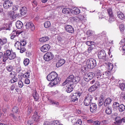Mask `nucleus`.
I'll list each match as a JSON object with an SVG mask.
<instances>
[{
  "label": "nucleus",
  "instance_id": "obj_1",
  "mask_svg": "<svg viewBox=\"0 0 125 125\" xmlns=\"http://www.w3.org/2000/svg\"><path fill=\"white\" fill-rule=\"evenodd\" d=\"M39 121V117L38 115V113L35 111L31 119L28 121L27 122L28 125H33L34 123L37 122Z\"/></svg>",
  "mask_w": 125,
  "mask_h": 125
},
{
  "label": "nucleus",
  "instance_id": "obj_2",
  "mask_svg": "<svg viewBox=\"0 0 125 125\" xmlns=\"http://www.w3.org/2000/svg\"><path fill=\"white\" fill-rule=\"evenodd\" d=\"M58 75L55 72H53L48 74L47 78L49 81H55V83L57 82H59L60 81L59 79L57 78Z\"/></svg>",
  "mask_w": 125,
  "mask_h": 125
},
{
  "label": "nucleus",
  "instance_id": "obj_3",
  "mask_svg": "<svg viewBox=\"0 0 125 125\" xmlns=\"http://www.w3.org/2000/svg\"><path fill=\"white\" fill-rule=\"evenodd\" d=\"M86 64L88 68L92 69L96 65V62L95 60L90 59L87 60Z\"/></svg>",
  "mask_w": 125,
  "mask_h": 125
},
{
  "label": "nucleus",
  "instance_id": "obj_4",
  "mask_svg": "<svg viewBox=\"0 0 125 125\" xmlns=\"http://www.w3.org/2000/svg\"><path fill=\"white\" fill-rule=\"evenodd\" d=\"M98 56L99 59H102L106 61L108 60V57L104 50H101L98 52Z\"/></svg>",
  "mask_w": 125,
  "mask_h": 125
},
{
  "label": "nucleus",
  "instance_id": "obj_5",
  "mask_svg": "<svg viewBox=\"0 0 125 125\" xmlns=\"http://www.w3.org/2000/svg\"><path fill=\"white\" fill-rule=\"evenodd\" d=\"M92 96L90 94H87L84 97V104L86 106L89 105L90 104L93 99Z\"/></svg>",
  "mask_w": 125,
  "mask_h": 125
},
{
  "label": "nucleus",
  "instance_id": "obj_6",
  "mask_svg": "<svg viewBox=\"0 0 125 125\" xmlns=\"http://www.w3.org/2000/svg\"><path fill=\"white\" fill-rule=\"evenodd\" d=\"M21 33V35L23 38H26L27 37V33L25 32H12L11 34V39H13L15 37L18 36Z\"/></svg>",
  "mask_w": 125,
  "mask_h": 125
},
{
  "label": "nucleus",
  "instance_id": "obj_7",
  "mask_svg": "<svg viewBox=\"0 0 125 125\" xmlns=\"http://www.w3.org/2000/svg\"><path fill=\"white\" fill-rule=\"evenodd\" d=\"M5 54L8 56V59L10 60L14 59L16 58V53L11 51L10 50H7L6 51Z\"/></svg>",
  "mask_w": 125,
  "mask_h": 125
},
{
  "label": "nucleus",
  "instance_id": "obj_8",
  "mask_svg": "<svg viewBox=\"0 0 125 125\" xmlns=\"http://www.w3.org/2000/svg\"><path fill=\"white\" fill-rule=\"evenodd\" d=\"M81 93L79 92L73 93L71 97V101L74 102H77L78 98H79L81 94Z\"/></svg>",
  "mask_w": 125,
  "mask_h": 125
},
{
  "label": "nucleus",
  "instance_id": "obj_9",
  "mask_svg": "<svg viewBox=\"0 0 125 125\" xmlns=\"http://www.w3.org/2000/svg\"><path fill=\"white\" fill-rule=\"evenodd\" d=\"M54 57V55L52 52H48L43 56V58L45 61H49L52 60Z\"/></svg>",
  "mask_w": 125,
  "mask_h": 125
},
{
  "label": "nucleus",
  "instance_id": "obj_10",
  "mask_svg": "<svg viewBox=\"0 0 125 125\" xmlns=\"http://www.w3.org/2000/svg\"><path fill=\"white\" fill-rule=\"evenodd\" d=\"M25 26L26 29H28V30L33 31L35 29L34 25L31 22L27 23L25 25Z\"/></svg>",
  "mask_w": 125,
  "mask_h": 125
},
{
  "label": "nucleus",
  "instance_id": "obj_11",
  "mask_svg": "<svg viewBox=\"0 0 125 125\" xmlns=\"http://www.w3.org/2000/svg\"><path fill=\"white\" fill-rule=\"evenodd\" d=\"M51 46L49 44L43 45L41 48V51L43 52H48L50 49Z\"/></svg>",
  "mask_w": 125,
  "mask_h": 125
},
{
  "label": "nucleus",
  "instance_id": "obj_12",
  "mask_svg": "<svg viewBox=\"0 0 125 125\" xmlns=\"http://www.w3.org/2000/svg\"><path fill=\"white\" fill-rule=\"evenodd\" d=\"M107 11L108 14L110 17L109 21H113L114 20V19L113 18L114 15L112 9L111 8H108L107 9Z\"/></svg>",
  "mask_w": 125,
  "mask_h": 125
},
{
  "label": "nucleus",
  "instance_id": "obj_13",
  "mask_svg": "<svg viewBox=\"0 0 125 125\" xmlns=\"http://www.w3.org/2000/svg\"><path fill=\"white\" fill-rule=\"evenodd\" d=\"M69 82V85H74V76L71 75L68 76L66 79Z\"/></svg>",
  "mask_w": 125,
  "mask_h": 125
},
{
  "label": "nucleus",
  "instance_id": "obj_14",
  "mask_svg": "<svg viewBox=\"0 0 125 125\" xmlns=\"http://www.w3.org/2000/svg\"><path fill=\"white\" fill-rule=\"evenodd\" d=\"M97 108V105L94 103H92L90 105V111L94 113L95 112Z\"/></svg>",
  "mask_w": 125,
  "mask_h": 125
},
{
  "label": "nucleus",
  "instance_id": "obj_15",
  "mask_svg": "<svg viewBox=\"0 0 125 125\" xmlns=\"http://www.w3.org/2000/svg\"><path fill=\"white\" fill-rule=\"evenodd\" d=\"M94 74L93 72H90L85 74V79H91L94 76Z\"/></svg>",
  "mask_w": 125,
  "mask_h": 125
},
{
  "label": "nucleus",
  "instance_id": "obj_16",
  "mask_svg": "<svg viewBox=\"0 0 125 125\" xmlns=\"http://www.w3.org/2000/svg\"><path fill=\"white\" fill-rule=\"evenodd\" d=\"M3 5L4 8L7 9L12 6L13 4L11 1L6 2H4Z\"/></svg>",
  "mask_w": 125,
  "mask_h": 125
},
{
  "label": "nucleus",
  "instance_id": "obj_17",
  "mask_svg": "<svg viewBox=\"0 0 125 125\" xmlns=\"http://www.w3.org/2000/svg\"><path fill=\"white\" fill-rule=\"evenodd\" d=\"M65 62V60L63 59H60L57 63L56 64V67H60Z\"/></svg>",
  "mask_w": 125,
  "mask_h": 125
},
{
  "label": "nucleus",
  "instance_id": "obj_18",
  "mask_svg": "<svg viewBox=\"0 0 125 125\" xmlns=\"http://www.w3.org/2000/svg\"><path fill=\"white\" fill-rule=\"evenodd\" d=\"M115 122L114 123L117 125H120L122 123V118L119 116H117L115 118Z\"/></svg>",
  "mask_w": 125,
  "mask_h": 125
},
{
  "label": "nucleus",
  "instance_id": "obj_19",
  "mask_svg": "<svg viewBox=\"0 0 125 125\" xmlns=\"http://www.w3.org/2000/svg\"><path fill=\"white\" fill-rule=\"evenodd\" d=\"M32 96L35 101H37L39 98V95L37 92L35 91L32 94Z\"/></svg>",
  "mask_w": 125,
  "mask_h": 125
},
{
  "label": "nucleus",
  "instance_id": "obj_20",
  "mask_svg": "<svg viewBox=\"0 0 125 125\" xmlns=\"http://www.w3.org/2000/svg\"><path fill=\"white\" fill-rule=\"evenodd\" d=\"M112 100V99L110 98H107L104 102V106L106 107L107 106V105H109L111 103Z\"/></svg>",
  "mask_w": 125,
  "mask_h": 125
},
{
  "label": "nucleus",
  "instance_id": "obj_21",
  "mask_svg": "<svg viewBox=\"0 0 125 125\" xmlns=\"http://www.w3.org/2000/svg\"><path fill=\"white\" fill-rule=\"evenodd\" d=\"M70 20L74 22L79 23L80 22L79 17H71L70 18Z\"/></svg>",
  "mask_w": 125,
  "mask_h": 125
},
{
  "label": "nucleus",
  "instance_id": "obj_22",
  "mask_svg": "<svg viewBox=\"0 0 125 125\" xmlns=\"http://www.w3.org/2000/svg\"><path fill=\"white\" fill-rule=\"evenodd\" d=\"M27 9L25 7H22L20 10V13L21 15H25L27 13Z\"/></svg>",
  "mask_w": 125,
  "mask_h": 125
},
{
  "label": "nucleus",
  "instance_id": "obj_23",
  "mask_svg": "<svg viewBox=\"0 0 125 125\" xmlns=\"http://www.w3.org/2000/svg\"><path fill=\"white\" fill-rule=\"evenodd\" d=\"M96 74L97 75V78L99 80H100L103 78L102 74H101V71L100 70H97L96 71Z\"/></svg>",
  "mask_w": 125,
  "mask_h": 125
},
{
  "label": "nucleus",
  "instance_id": "obj_24",
  "mask_svg": "<svg viewBox=\"0 0 125 125\" xmlns=\"http://www.w3.org/2000/svg\"><path fill=\"white\" fill-rule=\"evenodd\" d=\"M16 27L18 29H21L22 27L23 24L20 21H18L16 23Z\"/></svg>",
  "mask_w": 125,
  "mask_h": 125
},
{
  "label": "nucleus",
  "instance_id": "obj_25",
  "mask_svg": "<svg viewBox=\"0 0 125 125\" xmlns=\"http://www.w3.org/2000/svg\"><path fill=\"white\" fill-rule=\"evenodd\" d=\"M70 86L69 87H67V89H66V91L67 93H70L73 90V88L74 87V85H69Z\"/></svg>",
  "mask_w": 125,
  "mask_h": 125
},
{
  "label": "nucleus",
  "instance_id": "obj_26",
  "mask_svg": "<svg viewBox=\"0 0 125 125\" xmlns=\"http://www.w3.org/2000/svg\"><path fill=\"white\" fill-rule=\"evenodd\" d=\"M71 12L73 14L76 15L79 13L80 10L78 8H76L74 10H72L71 9Z\"/></svg>",
  "mask_w": 125,
  "mask_h": 125
},
{
  "label": "nucleus",
  "instance_id": "obj_27",
  "mask_svg": "<svg viewBox=\"0 0 125 125\" xmlns=\"http://www.w3.org/2000/svg\"><path fill=\"white\" fill-rule=\"evenodd\" d=\"M57 39L59 42L62 43L65 42V38L63 37H62L60 36H58L57 37Z\"/></svg>",
  "mask_w": 125,
  "mask_h": 125
},
{
  "label": "nucleus",
  "instance_id": "obj_28",
  "mask_svg": "<svg viewBox=\"0 0 125 125\" xmlns=\"http://www.w3.org/2000/svg\"><path fill=\"white\" fill-rule=\"evenodd\" d=\"M65 29L67 31H74V30L72 26L71 25H67L65 27Z\"/></svg>",
  "mask_w": 125,
  "mask_h": 125
},
{
  "label": "nucleus",
  "instance_id": "obj_29",
  "mask_svg": "<svg viewBox=\"0 0 125 125\" xmlns=\"http://www.w3.org/2000/svg\"><path fill=\"white\" fill-rule=\"evenodd\" d=\"M71 9L69 8H64L62 10V12L64 14H69L70 12H71Z\"/></svg>",
  "mask_w": 125,
  "mask_h": 125
},
{
  "label": "nucleus",
  "instance_id": "obj_30",
  "mask_svg": "<svg viewBox=\"0 0 125 125\" xmlns=\"http://www.w3.org/2000/svg\"><path fill=\"white\" fill-rule=\"evenodd\" d=\"M49 38L47 36L43 37L40 39L39 41L42 42H44L49 40Z\"/></svg>",
  "mask_w": 125,
  "mask_h": 125
},
{
  "label": "nucleus",
  "instance_id": "obj_31",
  "mask_svg": "<svg viewBox=\"0 0 125 125\" xmlns=\"http://www.w3.org/2000/svg\"><path fill=\"white\" fill-rule=\"evenodd\" d=\"M117 16L118 18L120 19L123 20L125 18V16L124 14L120 12H118Z\"/></svg>",
  "mask_w": 125,
  "mask_h": 125
},
{
  "label": "nucleus",
  "instance_id": "obj_32",
  "mask_svg": "<svg viewBox=\"0 0 125 125\" xmlns=\"http://www.w3.org/2000/svg\"><path fill=\"white\" fill-rule=\"evenodd\" d=\"M7 41V39L5 38H3L2 39H0V45H3L6 44Z\"/></svg>",
  "mask_w": 125,
  "mask_h": 125
},
{
  "label": "nucleus",
  "instance_id": "obj_33",
  "mask_svg": "<svg viewBox=\"0 0 125 125\" xmlns=\"http://www.w3.org/2000/svg\"><path fill=\"white\" fill-rule=\"evenodd\" d=\"M105 112L106 114L108 115H110L112 112L111 108L108 107L106 108Z\"/></svg>",
  "mask_w": 125,
  "mask_h": 125
},
{
  "label": "nucleus",
  "instance_id": "obj_34",
  "mask_svg": "<svg viewBox=\"0 0 125 125\" xmlns=\"http://www.w3.org/2000/svg\"><path fill=\"white\" fill-rule=\"evenodd\" d=\"M14 46L18 49H20L22 46L20 42L18 41L16 42Z\"/></svg>",
  "mask_w": 125,
  "mask_h": 125
},
{
  "label": "nucleus",
  "instance_id": "obj_35",
  "mask_svg": "<svg viewBox=\"0 0 125 125\" xmlns=\"http://www.w3.org/2000/svg\"><path fill=\"white\" fill-rule=\"evenodd\" d=\"M120 105L118 103L115 102L113 104V107L114 109L117 110L118 109Z\"/></svg>",
  "mask_w": 125,
  "mask_h": 125
},
{
  "label": "nucleus",
  "instance_id": "obj_36",
  "mask_svg": "<svg viewBox=\"0 0 125 125\" xmlns=\"http://www.w3.org/2000/svg\"><path fill=\"white\" fill-rule=\"evenodd\" d=\"M125 106L123 104H121L120 105L118 109L120 112H122L125 110Z\"/></svg>",
  "mask_w": 125,
  "mask_h": 125
},
{
  "label": "nucleus",
  "instance_id": "obj_37",
  "mask_svg": "<svg viewBox=\"0 0 125 125\" xmlns=\"http://www.w3.org/2000/svg\"><path fill=\"white\" fill-rule=\"evenodd\" d=\"M16 75L17 74L15 72L12 71L10 73L9 76L11 78H14L16 77Z\"/></svg>",
  "mask_w": 125,
  "mask_h": 125
},
{
  "label": "nucleus",
  "instance_id": "obj_38",
  "mask_svg": "<svg viewBox=\"0 0 125 125\" xmlns=\"http://www.w3.org/2000/svg\"><path fill=\"white\" fill-rule=\"evenodd\" d=\"M6 68L8 71L10 72L13 69L14 67L12 65H9L7 66Z\"/></svg>",
  "mask_w": 125,
  "mask_h": 125
},
{
  "label": "nucleus",
  "instance_id": "obj_39",
  "mask_svg": "<svg viewBox=\"0 0 125 125\" xmlns=\"http://www.w3.org/2000/svg\"><path fill=\"white\" fill-rule=\"evenodd\" d=\"M11 28L10 26L8 25V27L7 26L6 27H2L0 28V31L2 30H6V31H10Z\"/></svg>",
  "mask_w": 125,
  "mask_h": 125
},
{
  "label": "nucleus",
  "instance_id": "obj_40",
  "mask_svg": "<svg viewBox=\"0 0 125 125\" xmlns=\"http://www.w3.org/2000/svg\"><path fill=\"white\" fill-rule=\"evenodd\" d=\"M80 80V78L78 76H76L75 77H74V84L77 83Z\"/></svg>",
  "mask_w": 125,
  "mask_h": 125
},
{
  "label": "nucleus",
  "instance_id": "obj_41",
  "mask_svg": "<svg viewBox=\"0 0 125 125\" xmlns=\"http://www.w3.org/2000/svg\"><path fill=\"white\" fill-rule=\"evenodd\" d=\"M95 46L94 45H92L90 46L88 49L87 50L89 53H90L93 50Z\"/></svg>",
  "mask_w": 125,
  "mask_h": 125
},
{
  "label": "nucleus",
  "instance_id": "obj_42",
  "mask_svg": "<svg viewBox=\"0 0 125 125\" xmlns=\"http://www.w3.org/2000/svg\"><path fill=\"white\" fill-rule=\"evenodd\" d=\"M51 82L50 83L48 84V86L50 87H51L53 86L56 84L58 83L59 82H57V83H55V81H51Z\"/></svg>",
  "mask_w": 125,
  "mask_h": 125
},
{
  "label": "nucleus",
  "instance_id": "obj_43",
  "mask_svg": "<svg viewBox=\"0 0 125 125\" xmlns=\"http://www.w3.org/2000/svg\"><path fill=\"white\" fill-rule=\"evenodd\" d=\"M107 68L108 70L109 71H111L113 69V64L111 63H108V64Z\"/></svg>",
  "mask_w": 125,
  "mask_h": 125
},
{
  "label": "nucleus",
  "instance_id": "obj_44",
  "mask_svg": "<svg viewBox=\"0 0 125 125\" xmlns=\"http://www.w3.org/2000/svg\"><path fill=\"white\" fill-rule=\"evenodd\" d=\"M51 26V23L49 21L45 22L44 24V26L46 28H48Z\"/></svg>",
  "mask_w": 125,
  "mask_h": 125
},
{
  "label": "nucleus",
  "instance_id": "obj_45",
  "mask_svg": "<svg viewBox=\"0 0 125 125\" xmlns=\"http://www.w3.org/2000/svg\"><path fill=\"white\" fill-rule=\"evenodd\" d=\"M109 72L108 71L102 74L103 78H107L109 75Z\"/></svg>",
  "mask_w": 125,
  "mask_h": 125
},
{
  "label": "nucleus",
  "instance_id": "obj_46",
  "mask_svg": "<svg viewBox=\"0 0 125 125\" xmlns=\"http://www.w3.org/2000/svg\"><path fill=\"white\" fill-rule=\"evenodd\" d=\"M19 108L17 106H14L12 109V111L13 113H17L18 112Z\"/></svg>",
  "mask_w": 125,
  "mask_h": 125
},
{
  "label": "nucleus",
  "instance_id": "obj_47",
  "mask_svg": "<svg viewBox=\"0 0 125 125\" xmlns=\"http://www.w3.org/2000/svg\"><path fill=\"white\" fill-rule=\"evenodd\" d=\"M85 43L87 45L90 46L91 45H94L95 44V42H94L90 41H87Z\"/></svg>",
  "mask_w": 125,
  "mask_h": 125
},
{
  "label": "nucleus",
  "instance_id": "obj_48",
  "mask_svg": "<svg viewBox=\"0 0 125 125\" xmlns=\"http://www.w3.org/2000/svg\"><path fill=\"white\" fill-rule=\"evenodd\" d=\"M61 124L60 122L57 120H54L52 122V125H59Z\"/></svg>",
  "mask_w": 125,
  "mask_h": 125
},
{
  "label": "nucleus",
  "instance_id": "obj_49",
  "mask_svg": "<svg viewBox=\"0 0 125 125\" xmlns=\"http://www.w3.org/2000/svg\"><path fill=\"white\" fill-rule=\"evenodd\" d=\"M97 89L93 85L88 90L90 92H92L95 90Z\"/></svg>",
  "mask_w": 125,
  "mask_h": 125
},
{
  "label": "nucleus",
  "instance_id": "obj_50",
  "mask_svg": "<svg viewBox=\"0 0 125 125\" xmlns=\"http://www.w3.org/2000/svg\"><path fill=\"white\" fill-rule=\"evenodd\" d=\"M3 56V61L4 62H5L8 59V56L6 55V54H5V53H4V55Z\"/></svg>",
  "mask_w": 125,
  "mask_h": 125
},
{
  "label": "nucleus",
  "instance_id": "obj_51",
  "mask_svg": "<svg viewBox=\"0 0 125 125\" xmlns=\"http://www.w3.org/2000/svg\"><path fill=\"white\" fill-rule=\"evenodd\" d=\"M119 87L122 90H124L125 87V85L124 83H122L119 84Z\"/></svg>",
  "mask_w": 125,
  "mask_h": 125
},
{
  "label": "nucleus",
  "instance_id": "obj_52",
  "mask_svg": "<svg viewBox=\"0 0 125 125\" xmlns=\"http://www.w3.org/2000/svg\"><path fill=\"white\" fill-rule=\"evenodd\" d=\"M16 70L17 73H19L21 71V68L20 65H19L16 66Z\"/></svg>",
  "mask_w": 125,
  "mask_h": 125
},
{
  "label": "nucleus",
  "instance_id": "obj_53",
  "mask_svg": "<svg viewBox=\"0 0 125 125\" xmlns=\"http://www.w3.org/2000/svg\"><path fill=\"white\" fill-rule=\"evenodd\" d=\"M96 88H97L100 86V83L98 81H96L94 84L93 85Z\"/></svg>",
  "mask_w": 125,
  "mask_h": 125
},
{
  "label": "nucleus",
  "instance_id": "obj_54",
  "mask_svg": "<svg viewBox=\"0 0 125 125\" xmlns=\"http://www.w3.org/2000/svg\"><path fill=\"white\" fill-rule=\"evenodd\" d=\"M30 76V73H29L27 72L24 73L23 75V76L24 78H28Z\"/></svg>",
  "mask_w": 125,
  "mask_h": 125
},
{
  "label": "nucleus",
  "instance_id": "obj_55",
  "mask_svg": "<svg viewBox=\"0 0 125 125\" xmlns=\"http://www.w3.org/2000/svg\"><path fill=\"white\" fill-rule=\"evenodd\" d=\"M81 71L84 73H85L86 71V67L85 66H83L81 68Z\"/></svg>",
  "mask_w": 125,
  "mask_h": 125
},
{
  "label": "nucleus",
  "instance_id": "obj_56",
  "mask_svg": "<svg viewBox=\"0 0 125 125\" xmlns=\"http://www.w3.org/2000/svg\"><path fill=\"white\" fill-rule=\"evenodd\" d=\"M93 122L94 125H101V122L97 121H94Z\"/></svg>",
  "mask_w": 125,
  "mask_h": 125
},
{
  "label": "nucleus",
  "instance_id": "obj_57",
  "mask_svg": "<svg viewBox=\"0 0 125 125\" xmlns=\"http://www.w3.org/2000/svg\"><path fill=\"white\" fill-rule=\"evenodd\" d=\"M29 62V60L28 59H26L24 61V65L26 66L27 65Z\"/></svg>",
  "mask_w": 125,
  "mask_h": 125
},
{
  "label": "nucleus",
  "instance_id": "obj_58",
  "mask_svg": "<svg viewBox=\"0 0 125 125\" xmlns=\"http://www.w3.org/2000/svg\"><path fill=\"white\" fill-rule=\"evenodd\" d=\"M85 16L83 15H80L79 16L80 22L83 20L85 18Z\"/></svg>",
  "mask_w": 125,
  "mask_h": 125
},
{
  "label": "nucleus",
  "instance_id": "obj_59",
  "mask_svg": "<svg viewBox=\"0 0 125 125\" xmlns=\"http://www.w3.org/2000/svg\"><path fill=\"white\" fill-rule=\"evenodd\" d=\"M32 108L30 107H28L27 111V114L28 115H30V113L32 112Z\"/></svg>",
  "mask_w": 125,
  "mask_h": 125
},
{
  "label": "nucleus",
  "instance_id": "obj_60",
  "mask_svg": "<svg viewBox=\"0 0 125 125\" xmlns=\"http://www.w3.org/2000/svg\"><path fill=\"white\" fill-rule=\"evenodd\" d=\"M19 50H20V52L21 53H22L25 52L26 50L23 47V46H22V47L20 49H19Z\"/></svg>",
  "mask_w": 125,
  "mask_h": 125
},
{
  "label": "nucleus",
  "instance_id": "obj_61",
  "mask_svg": "<svg viewBox=\"0 0 125 125\" xmlns=\"http://www.w3.org/2000/svg\"><path fill=\"white\" fill-rule=\"evenodd\" d=\"M120 29L121 31H124L125 29V27L124 25H121L120 26Z\"/></svg>",
  "mask_w": 125,
  "mask_h": 125
},
{
  "label": "nucleus",
  "instance_id": "obj_62",
  "mask_svg": "<svg viewBox=\"0 0 125 125\" xmlns=\"http://www.w3.org/2000/svg\"><path fill=\"white\" fill-rule=\"evenodd\" d=\"M18 83L19 87L20 88H22L23 86V83L21 80L19 81Z\"/></svg>",
  "mask_w": 125,
  "mask_h": 125
},
{
  "label": "nucleus",
  "instance_id": "obj_63",
  "mask_svg": "<svg viewBox=\"0 0 125 125\" xmlns=\"http://www.w3.org/2000/svg\"><path fill=\"white\" fill-rule=\"evenodd\" d=\"M101 125H105L107 124L108 123V122L106 120H104L101 122Z\"/></svg>",
  "mask_w": 125,
  "mask_h": 125
},
{
  "label": "nucleus",
  "instance_id": "obj_64",
  "mask_svg": "<svg viewBox=\"0 0 125 125\" xmlns=\"http://www.w3.org/2000/svg\"><path fill=\"white\" fill-rule=\"evenodd\" d=\"M13 11H9L8 13V16H9L10 17H12L14 13Z\"/></svg>",
  "mask_w": 125,
  "mask_h": 125
}]
</instances>
